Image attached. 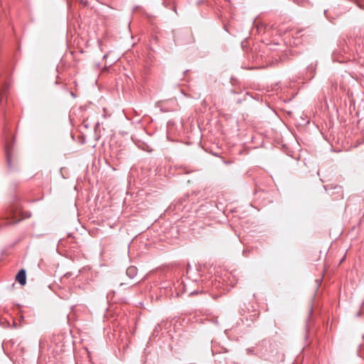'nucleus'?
<instances>
[{
	"instance_id": "nucleus-1",
	"label": "nucleus",
	"mask_w": 364,
	"mask_h": 364,
	"mask_svg": "<svg viewBox=\"0 0 364 364\" xmlns=\"http://www.w3.org/2000/svg\"><path fill=\"white\" fill-rule=\"evenodd\" d=\"M5 154L7 166L9 169H12L17 164V156L14 148L8 144L5 146Z\"/></svg>"
},
{
	"instance_id": "nucleus-2",
	"label": "nucleus",
	"mask_w": 364,
	"mask_h": 364,
	"mask_svg": "<svg viewBox=\"0 0 364 364\" xmlns=\"http://www.w3.org/2000/svg\"><path fill=\"white\" fill-rule=\"evenodd\" d=\"M16 281L18 282L21 286H23L26 283V271L24 269H21L16 276Z\"/></svg>"
},
{
	"instance_id": "nucleus-3",
	"label": "nucleus",
	"mask_w": 364,
	"mask_h": 364,
	"mask_svg": "<svg viewBox=\"0 0 364 364\" xmlns=\"http://www.w3.org/2000/svg\"><path fill=\"white\" fill-rule=\"evenodd\" d=\"M16 210H14V207H11L9 210V215L14 219V220H11L10 222H8V224H12V223H16L20 220V219H15L16 215Z\"/></svg>"
},
{
	"instance_id": "nucleus-4",
	"label": "nucleus",
	"mask_w": 364,
	"mask_h": 364,
	"mask_svg": "<svg viewBox=\"0 0 364 364\" xmlns=\"http://www.w3.org/2000/svg\"><path fill=\"white\" fill-rule=\"evenodd\" d=\"M136 274V269L134 267H130L127 269V274L130 278H133Z\"/></svg>"
},
{
	"instance_id": "nucleus-5",
	"label": "nucleus",
	"mask_w": 364,
	"mask_h": 364,
	"mask_svg": "<svg viewBox=\"0 0 364 364\" xmlns=\"http://www.w3.org/2000/svg\"><path fill=\"white\" fill-rule=\"evenodd\" d=\"M173 10L176 13V7L175 6H173Z\"/></svg>"
}]
</instances>
